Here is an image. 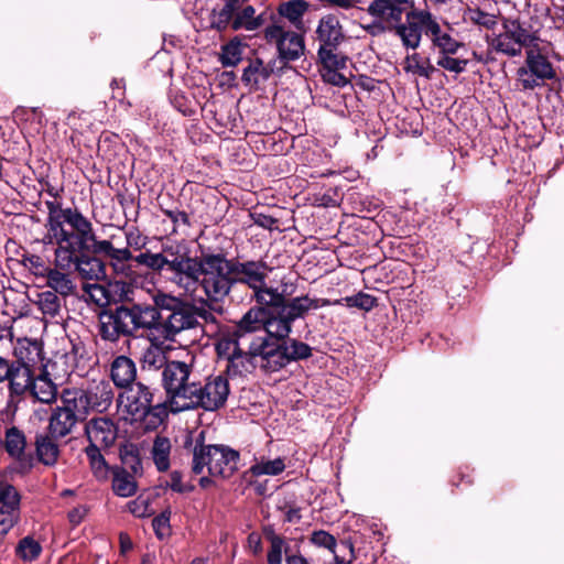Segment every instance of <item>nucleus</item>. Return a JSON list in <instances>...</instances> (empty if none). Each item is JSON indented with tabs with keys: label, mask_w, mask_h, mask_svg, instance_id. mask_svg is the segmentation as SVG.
Instances as JSON below:
<instances>
[{
	"label": "nucleus",
	"mask_w": 564,
	"mask_h": 564,
	"mask_svg": "<svg viewBox=\"0 0 564 564\" xmlns=\"http://www.w3.org/2000/svg\"><path fill=\"white\" fill-rule=\"evenodd\" d=\"M272 269L263 260L239 261L228 259L224 252L202 250V275L199 289L210 302L223 301L237 283L248 285L258 304L262 291H274L267 286L268 273Z\"/></svg>",
	"instance_id": "nucleus-1"
},
{
	"label": "nucleus",
	"mask_w": 564,
	"mask_h": 564,
	"mask_svg": "<svg viewBox=\"0 0 564 564\" xmlns=\"http://www.w3.org/2000/svg\"><path fill=\"white\" fill-rule=\"evenodd\" d=\"M124 297L131 303L116 305L99 314L98 334L105 341L115 344L121 337L135 338L140 332L158 330L164 318L161 312L172 314L185 301L164 292L153 296V305L134 303L127 293Z\"/></svg>",
	"instance_id": "nucleus-2"
},
{
	"label": "nucleus",
	"mask_w": 564,
	"mask_h": 564,
	"mask_svg": "<svg viewBox=\"0 0 564 564\" xmlns=\"http://www.w3.org/2000/svg\"><path fill=\"white\" fill-rule=\"evenodd\" d=\"M139 265L153 272H166L170 282L185 292H196L199 289L202 275V254L191 257L189 252H181L178 248L163 245L161 252L145 250L133 258Z\"/></svg>",
	"instance_id": "nucleus-3"
},
{
	"label": "nucleus",
	"mask_w": 564,
	"mask_h": 564,
	"mask_svg": "<svg viewBox=\"0 0 564 564\" xmlns=\"http://www.w3.org/2000/svg\"><path fill=\"white\" fill-rule=\"evenodd\" d=\"M193 445L192 471L203 474L206 468L212 477L230 478L238 469L239 453L224 444H205V431L187 438L185 446Z\"/></svg>",
	"instance_id": "nucleus-4"
},
{
	"label": "nucleus",
	"mask_w": 564,
	"mask_h": 564,
	"mask_svg": "<svg viewBox=\"0 0 564 564\" xmlns=\"http://www.w3.org/2000/svg\"><path fill=\"white\" fill-rule=\"evenodd\" d=\"M260 300L264 302L263 305L272 308L274 318L270 327L282 336H290L293 323L296 319L305 318L310 311L332 306V300L311 297L308 294L286 301L282 294H278V289L262 291Z\"/></svg>",
	"instance_id": "nucleus-5"
},
{
	"label": "nucleus",
	"mask_w": 564,
	"mask_h": 564,
	"mask_svg": "<svg viewBox=\"0 0 564 564\" xmlns=\"http://www.w3.org/2000/svg\"><path fill=\"white\" fill-rule=\"evenodd\" d=\"M216 315L207 306L206 301L199 305L185 300L183 304L172 314L164 316L161 328L163 337L167 340H176V337L184 332H192L196 341L205 333L204 324L216 325Z\"/></svg>",
	"instance_id": "nucleus-6"
},
{
	"label": "nucleus",
	"mask_w": 564,
	"mask_h": 564,
	"mask_svg": "<svg viewBox=\"0 0 564 564\" xmlns=\"http://www.w3.org/2000/svg\"><path fill=\"white\" fill-rule=\"evenodd\" d=\"M196 377L193 362L180 360H171L161 371V384L173 413L183 412Z\"/></svg>",
	"instance_id": "nucleus-7"
},
{
	"label": "nucleus",
	"mask_w": 564,
	"mask_h": 564,
	"mask_svg": "<svg viewBox=\"0 0 564 564\" xmlns=\"http://www.w3.org/2000/svg\"><path fill=\"white\" fill-rule=\"evenodd\" d=\"M282 336L278 333L256 336L247 349L246 373L259 368L264 373H274L284 368L285 355L282 352Z\"/></svg>",
	"instance_id": "nucleus-8"
},
{
	"label": "nucleus",
	"mask_w": 564,
	"mask_h": 564,
	"mask_svg": "<svg viewBox=\"0 0 564 564\" xmlns=\"http://www.w3.org/2000/svg\"><path fill=\"white\" fill-rule=\"evenodd\" d=\"M227 376L224 372L209 375L203 380L196 378L187 402L182 406L183 412L194 409L215 412L224 408L230 393Z\"/></svg>",
	"instance_id": "nucleus-9"
},
{
	"label": "nucleus",
	"mask_w": 564,
	"mask_h": 564,
	"mask_svg": "<svg viewBox=\"0 0 564 564\" xmlns=\"http://www.w3.org/2000/svg\"><path fill=\"white\" fill-rule=\"evenodd\" d=\"M47 232L44 235L42 242L44 245H55L54 264L57 268H66L72 261V254L75 246H83L90 237V228H85L83 234L70 229L68 226L58 225L55 227L50 223H45Z\"/></svg>",
	"instance_id": "nucleus-10"
},
{
	"label": "nucleus",
	"mask_w": 564,
	"mask_h": 564,
	"mask_svg": "<svg viewBox=\"0 0 564 564\" xmlns=\"http://www.w3.org/2000/svg\"><path fill=\"white\" fill-rule=\"evenodd\" d=\"M75 399L85 417L90 412L104 413L112 404L113 389L106 379L91 380L83 388L65 389Z\"/></svg>",
	"instance_id": "nucleus-11"
},
{
	"label": "nucleus",
	"mask_w": 564,
	"mask_h": 564,
	"mask_svg": "<svg viewBox=\"0 0 564 564\" xmlns=\"http://www.w3.org/2000/svg\"><path fill=\"white\" fill-rule=\"evenodd\" d=\"M536 40L518 19L505 18L502 31L491 40L490 45L496 52L514 57L521 55L523 47L535 46Z\"/></svg>",
	"instance_id": "nucleus-12"
},
{
	"label": "nucleus",
	"mask_w": 564,
	"mask_h": 564,
	"mask_svg": "<svg viewBox=\"0 0 564 564\" xmlns=\"http://www.w3.org/2000/svg\"><path fill=\"white\" fill-rule=\"evenodd\" d=\"M242 337L231 327L220 330L215 343L219 360L226 361L225 373L230 377L246 373L247 350L240 347Z\"/></svg>",
	"instance_id": "nucleus-13"
},
{
	"label": "nucleus",
	"mask_w": 564,
	"mask_h": 564,
	"mask_svg": "<svg viewBox=\"0 0 564 564\" xmlns=\"http://www.w3.org/2000/svg\"><path fill=\"white\" fill-rule=\"evenodd\" d=\"M75 399L64 389L61 395L62 405L56 406L48 420V432L54 437L63 438L72 433L79 420L85 415L80 413Z\"/></svg>",
	"instance_id": "nucleus-14"
},
{
	"label": "nucleus",
	"mask_w": 564,
	"mask_h": 564,
	"mask_svg": "<svg viewBox=\"0 0 564 564\" xmlns=\"http://www.w3.org/2000/svg\"><path fill=\"white\" fill-rule=\"evenodd\" d=\"M555 76L553 65L546 56L532 48L527 51L525 65L518 69V77L524 89H534Z\"/></svg>",
	"instance_id": "nucleus-15"
},
{
	"label": "nucleus",
	"mask_w": 564,
	"mask_h": 564,
	"mask_svg": "<svg viewBox=\"0 0 564 564\" xmlns=\"http://www.w3.org/2000/svg\"><path fill=\"white\" fill-rule=\"evenodd\" d=\"M273 312L271 307L265 305L250 307L241 318L236 322L234 329L243 338L249 334L264 330L265 334H274L270 327L273 321Z\"/></svg>",
	"instance_id": "nucleus-16"
},
{
	"label": "nucleus",
	"mask_w": 564,
	"mask_h": 564,
	"mask_svg": "<svg viewBox=\"0 0 564 564\" xmlns=\"http://www.w3.org/2000/svg\"><path fill=\"white\" fill-rule=\"evenodd\" d=\"M45 206L47 209L45 223H50L55 227L65 225L70 229L79 231V234H83L85 228H90V220L77 208H63L61 203L54 200H46Z\"/></svg>",
	"instance_id": "nucleus-17"
},
{
	"label": "nucleus",
	"mask_w": 564,
	"mask_h": 564,
	"mask_svg": "<svg viewBox=\"0 0 564 564\" xmlns=\"http://www.w3.org/2000/svg\"><path fill=\"white\" fill-rule=\"evenodd\" d=\"M429 18V11L425 10H411L406 12L405 22L399 21L390 26V32H393L402 45L409 50H415L420 46L422 40V30L419 17Z\"/></svg>",
	"instance_id": "nucleus-18"
},
{
	"label": "nucleus",
	"mask_w": 564,
	"mask_h": 564,
	"mask_svg": "<svg viewBox=\"0 0 564 564\" xmlns=\"http://www.w3.org/2000/svg\"><path fill=\"white\" fill-rule=\"evenodd\" d=\"M316 35L319 42L317 52L324 48L329 53H338L337 48L345 39L343 26L334 14H327L319 19Z\"/></svg>",
	"instance_id": "nucleus-19"
},
{
	"label": "nucleus",
	"mask_w": 564,
	"mask_h": 564,
	"mask_svg": "<svg viewBox=\"0 0 564 564\" xmlns=\"http://www.w3.org/2000/svg\"><path fill=\"white\" fill-rule=\"evenodd\" d=\"M85 435L88 445L109 448L117 440L118 427L109 417H94L86 423Z\"/></svg>",
	"instance_id": "nucleus-20"
},
{
	"label": "nucleus",
	"mask_w": 564,
	"mask_h": 564,
	"mask_svg": "<svg viewBox=\"0 0 564 564\" xmlns=\"http://www.w3.org/2000/svg\"><path fill=\"white\" fill-rule=\"evenodd\" d=\"M318 59L322 64L321 74L323 80L327 84L345 87L348 85V79L340 73L341 69L347 67V56L341 53H329L324 48L317 52Z\"/></svg>",
	"instance_id": "nucleus-21"
},
{
	"label": "nucleus",
	"mask_w": 564,
	"mask_h": 564,
	"mask_svg": "<svg viewBox=\"0 0 564 564\" xmlns=\"http://www.w3.org/2000/svg\"><path fill=\"white\" fill-rule=\"evenodd\" d=\"M411 8L410 0H373L368 7V12L391 26L401 21L403 15L406 17V12H410Z\"/></svg>",
	"instance_id": "nucleus-22"
},
{
	"label": "nucleus",
	"mask_w": 564,
	"mask_h": 564,
	"mask_svg": "<svg viewBox=\"0 0 564 564\" xmlns=\"http://www.w3.org/2000/svg\"><path fill=\"white\" fill-rule=\"evenodd\" d=\"M21 496L14 486L0 482V524L13 528L20 518Z\"/></svg>",
	"instance_id": "nucleus-23"
},
{
	"label": "nucleus",
	"mask_w": 564,
	"mask_h": 564,
	"mask_svg": "<svg viewBox=\"0 0 564 564\" xmlns=\"http://www.w3.org/2000/svg\"><path fill=\"white\" fill-rule=\"evenodd\" d=\"M120 394L124 402L126 411L132 416L140 415L141 411L153 404L154 393L152 389L141 381L123 389Z\"/></svg>",
	"instance_id": "nucleus-24"
},
{
	"label": "nucleus",
	"mask_w": 564,
	"mask_h": 564,
	"mask_svg": "<svg viewBox=\"0 0 564 564\" xmlns=\"http://www.w3.org/2000/svg\"><path fill=\"white\" fill-rule=\"evenodd\" d=\"M86 251H74L72 261L63 270L75 268L78 274L85 280H102L106 276L104 262L97 257L85 254Z\"/></svg>",
	"instance_id": "nucleus-25"
},
{
	"label": "nucleus",
	"mask_w": 564,
	"mask_h": 564,
	"mask_svg": "<svg viewBox=\"0 0 564 564\" xmlns=\"http://www.w3.org/2000/svg\"><path fill=\"white\" fill-rule=\"evenodd\" d=\"M242 70L241 82L249 90H258L273 74L275 61L265 64L260 57L248 58Z\"/></svg>",
	"instance_id": "nucleus-26"
},
{
	"label": "nucleus",
	"mask_w": 564,
	"mask_h": 564,
	"mask_svg": "<svg viewBox=\"0 0 564 564\" xmlns=\"http://www.w3.org/2000/svg\"><path fill=\"white\" fill-rule=\"evenodd\" d=\"M10 371L6 381L11 397L23 395L29 391L33 381V373L30 366L21 359L11 361Z\"/></svg>",
	"instance_id": "nucleus-27"
},
{
	"label": "nucleus",
	"mask_w": 564,
	"mask_h": 564,
	"mask_svg": "<svg viewBox=\"0 0 564 564\" xmlns=\"http://www.w3.org/2000/svg\"><path fill=\"white\" fill-rule=\"evenodd\" d=\"M110 378L117 388L126 389L137 381V365L126 355L117 356L110 367Z\"/></svg>",
	"instance_id": "nucleus-28"
},
{
	"label": "nucleus",
	"mask_w": 564,
	"mask_h": 564,
	"mask_svg": "<svg viewBox=\"0 0 564 564\" xmlns=\"http://www.w3.org/2000/svg\"><path fill=\"white\" fill-rule=\"evenodd\" d=\"M58 437L48 433H37L35 435V453L40 463L45 466H54L59 457V446L56 443Z\"/></svg>",
	"instance_id": "nucleus-29"
},
{
	"label": "nucleus",
	"mask_w": 564,
	"mask_h": 564,
	"mask_svg": "<svg viewBox=\"0 0 564 564\" xmlns=\"http://www.w3.org/2000/svg\"><path fill=\"white\" fill-rule=\"evenodd\" d=\"M249 0H225L220 9H214L210 17V25L213 29L221 32L229 28L230 22L240 12L241 8Z\"/></svg>",
	"instance_id": "nucleus-30"
},
{
	"label": "nucleus",
	"mask_w": 564,
	"mask_h": 564,
	"mask_svg": "<svg viewBox=\"0 0 564 564\" xmlns=\"http://www.w3.org/2000/svg\"><path fill=\"white\" fill-rule=\"evenodd\" d=\"M305 44L304 37L294 32H288L280 43H278L279 58L284 62H294L299 59L304 53Z\"/></svg>",
	"instance_id": "nucleus-31"
},
{
	"label": "nucleus",
	"mask_w": 564,
	"mask_h": 564,
	"mask_svg": "<svg viewBox=\"0 0 564 564\" xmlns=\"http://www.w3.org/2000/svg\"><path fill=\"white\" fill-rule=\"evenodd\" d=\"M25 447L26 438L24 433L14 425L8 427L4 438H2V449H6L11 458L22 462L25 456Z\"/></svg>",
	"instance_id": "nucleus-32"
},
{
	"label": "nucleus",
	"mask_w": 564,
	"mask_h": 564,
	"mask_svg": "<svg viewBox=\"0 0 564 564\" xmlns=\"http://www.w3.org/2000/svg\"><path fill=\"white\" fill-rule=\"evenodd\" d=\"M112 491L116 496L121 498H129L137 494L138 491V482L135 480V476L127 471V469H121L119 466H115L112 471Z\"/></svg>",
	"instance_id": "nucleus-33"
},
{
	"label": "nucleus",
	"mask_w": 564,
	"mask_h": 564,
	"mask_svg": "<svg viewBox=\"0 0 564 564\" xmlns=\"http://www.w3.org/2000/svg\"><path fill=\"white\" fill-rule=\"evenodd\" d=\"M265 22L264 13L256 14V9L247 2L245 8H241L240 12L230 22L229 28L234 31L246 30L257 31Z\"/></svg>",
	"instance_id": "nucleus-34"
},
{
	"label": "nucleus",
	"mask_w": 564,
	"mask_h": 564,
	"mask_svg": "<svg viewBox=\"0 0 564 564\" xmlns=\"http://www.w3.org/2000/svg\"><path fill=\"white\" fill-rule=\"evenodd\" d=\"M102 448L104 447L100 446L87 445L84 449V453L89 463L90 470L98 481L108 480L110 473L113 469V467L107 463L105 456L102 455Z\"/></svg>",
	"instance_id": "nucleus-35"
},
{
	"label": "nucleus",
	"mask_w": 564,
	"mask_h": 564,
	"mask_svg": "<svg viewBox=\"0 0 564 564\" xmlns=\"http://www.w3.org/2000/svg\"><path fill=\"white\" fill-rule=\"evenodd\" d=\"M29 391L39 402L46 404L54 402L57 397V387L45 370L39 377L33 378Z\"/></svg>",
	"instance_id": "nucleus-36"
},
{
	"label": "nucleus",
	"mask_w": 564,
	"mask_h": 564,
	"mask_svg": "<svg viewBox=\"0 0 564 564\" xmlns=\"http://www.w3.org/2000/svg\"><path fill=\"white\" fill-rule=\"evenodd\" d=\"M66 271L55 265V268H50L44 276L46 285L52 289L51 291L63 297L70 295L75 290L73 280Z\"/></svg>",
	"instance_id": "nucleus-37"
},
{
	"label": "nucleus",
	"mask_w": 564,
	"mask_h": 564,
	"mask_svg": "<svg viewBox=\"0 0 564 564\" xmlns=\"http://www.w3.org/2000/svg\"><path fill=\"white\" fill-rule=\"evenodd\" d=\"M167 416L166 406L163 403L151 404L142 410L140 415L131 417L133 422H140L142 427L147 431L156 430Z\"/></svg>",
	"instance_id": "nucleus-38"
},
{
	"label": "nucleus",
	"mask_w": 564,
	"mask_h": 564,
	"mask_svg": "<svg viewBox=\"0 0 564 564\" xmlns=\"http://www.w3.org/2000/svg\"><path fill=\"white\" fill-rule=\"evenodd\" d=\"M310 3L306 0H290L280 3L278 13L289 20L296 29L303 26V15L307 12Z\"/></svg>",
	"instance_id": "nucleus-39"
},
{
	"label": "nucleus",
	"mask_w": 564,
	"mask_h": 564,
	"mask_svg": "<svg viewBox=\"0 0 564 564\" xmlns=\"http://www.w3.org/2000/svg\"><path fill=\"white\" fill-rule=\"evenodd\" d=\"M282 352L285 355L284 368L291 362L305 360L312 356V347L301 340L290 338L282 339Z\"/></svg>",
	"instance_id": "nucleus-40"
},
{
	"label": "nucleus",
	"mask_w": 564,
	"mask_h": 564,
	"mask_svg": "<svg viewBox=\"0 0 564 564\" xmlns=\"http://www.w3.org/2000/svg\"><path fill=\"white\" fill-rule=\"evenodd\" d=\"M171 441L166 436L158 435L152 446V459L159 471H166L170 468Z\"/></svg>",
	"instance_id": "nucleus-41"
},
{
	"label": "nucleus",
	"mask_w": 564,
	"mask_h": 564,
	"mask_svg": "<svg viewBox=\"0 0 564 564\" xmlns=\"http://www.w3.org/2000/svg\"><path fill=\"white\" fill-rule=\"evenodd\" d=\"M141 365L143 369H164V367L171 361L167 359L165 351L162 347H160L156 344H150L149 347H147L143 350L142 357H141Z\"/></svg>",
	"instance_id": "nucleus-42"
},
{
	"label": "nucleus",
	"mask_w": 564,
	"mask_h": 564,
	"mask_svg": "<svg viewBox=\"0 0 564 564\" xmlns=\"http://www.w3.org/2000/svg\"><path fill=\"white\" fill-rule=\"evenodd\" d=\"M55 292L43 291L37 294L35 304L45 317L55 318L62 310V299Z\"/></svg>",
	"instance_id": "nucleus-43"
},
{
	"label": "nucleus",
	"mask_w": 564,
	"mask_h": 564,
	"mask_svg": "<svg viewBox=\"0 0 564 564\" xmlns=\"http://www.w3.org/2000/svg\"><path fill=\"white\" fill-rule=\"evenodd\" d=\"M121 469L133 475H142V462L139 448L134 444H126L120 448Z\"/></svg>",
	"instance_id": "nucleus-44"
},
{
	"label": "nucleus",
	"mask_w": 564,
	"mask_h": 564,
	"mask_svg": "<svg viewBox=\"0 0 564 564\" xmlns=\"http://www.w3.org/2000/svg\"><path fill=\"white\" fill-rule=\"evenodd\" d=\"M285 462L282 457L274 459H260L252 464L249 471L252 476H278L285 470Z\"/></svg>",
	"instance_id": "nucleus-45"
},
{
	"label": "nucleus",
	"mask_w": 564,
	"mask_h": 564,
	"mask_svg": "<svg viewBox=\"0 0 564 564\" xmlns=\"http://www.w3.org/2000/svg\"><path fill=\"white\" fill-rule=\"evenodd\" d=\"M246 45L235 37L221 46L220 63L224 67H235L242 61V54Z\"/></svg>",
	"instance_id": "nucleus-46"
},
{
	"label": "nucleus",
	"mask_w": 564,
	"mask_h": 564,
	"mask_svg": "<svg viewBox=\"0 0 564 564\" xmlns=\"http://www.w3.org/2000/svg\"><path fill=\"white\" fill-rule=\"evenodd\" d=\"M344 303L348 307H356L365 312H369L378 305V300L376 296L360 291L351 296L332 301V305H343Z\"/></svg>",
	"instance_id": "nucleus-47"
},
{
	"label": "nucleus",
	"mask_w": 564,
	"mask_h": 564,
	"mask_svg": "<svg viewBox=\"0 0 564 564\" xmlns=\"http://www.w3.org/2000/svg\"><path fill=\"white\" fill-rule=\"evenodd\" d=\"M41 544L30 535L21 539L15 547L17 556L24 562L36 560L41 555Z\"/></svg>",
	"instance_id": "nucleus-48"
},
{
	"label": "nucleus",
	"mask_w": 564,
	"mask_h": 564,
	"mask_svg": "<svg viewBox=\"0 0 564 564\" xmlns=\"http://www.w3.org/2000/svg\"><path fill=\"white\" fill-rule=\"evenodd\" d=\"M90 234L89 237L83 246H75V251H89L91 250L96 254H104L106 258L113 251V245L109 240H98L93 224L90 223Z\"/></svg>",
	"instance_id": "nucleus-49"
},
{
	"label": "nucleus",
	"mask_w": 564,
	"mask_h": 564,
	"mask_svg": "<svg viewBox=\"0 0 564 564\" xmlns=\"http://www.w3.org/2000/svg\"><path fill=\"white\" fill-rule=\"evenodd\" d=\"M135 256L132 254L129 248H115L110 252L108 259L116 272L126 273L130 271L129 261L133 260Z\"/></svg>",
	"instance_id": "nucleus-50"
},
{
	"label": "nucleus",
	"mask_w": 564,
	"mask_h": 564,
	"mask_svg": "<svg viewBox=\"0 0 564 564\" xmlns=\"http://www.w3.org/2000/svg\"><path fill=\"white\" fill-rule=\"evenodd\" d=\"M161 212L164 216H166L173 224L172 232L176 234L178 231V228L185 227L189 228L192 227V221L189 218V215L182 209L178 208H161Z\"/></svg>",
	"instance_id": "nucleus-51"
},
{
	"label": "nucleus",
	"mask_w": 564,
	"mask_h": 564,
	"mask_svg": "<svg viewBox=\"0 0 564 564\" xmlns=\"http://www.w3.org/2000/svg\"><path fill=\"white\" fill-rule=\"evenodd\" d=\"M310 542L316 547L326 549L333 554L336 552V538L325 530H315L310 535Z\"/></svg>",
	"instance_id": "nucleus-52"
},
{
	"label": "nucleus",
	"mask_w": 564,
	"mask_h": 564,
	"mask_svg": "<svg viewBox=\"0 0 564 564\" xmlns=\"http://www.w3.org/2000/svg\"><path fill=\"white\" fill-rule=\"evenodd\" d=\"M452 55L453 54L440 55L436 62L437 66L455 74L464 73L466 70L468 61L455 58L452 57Z\"/></svg>",
	"instance_id": "nucleus-53"
},
{
	"label": "nucleus",
	"mask_w": 564,
	"mask_h": 564,
	"mask_svg": "<svg viewBox=\"0 0 564 564\" xmlns=\"http://www.w3.org/2000/svg\"><path fill=\"white\" fill-rule=\"evenodd\" d=\"M468 17L471 22L487 30H492L497 25V17L480 10L479 8L470 9Z\"/></svg>",
	"instance_id": "nucleus-54"
},
{
	"label": "nucleus",
	"mask_w": 564,
	"mask_h": 564,
	"mask_svg": "<svg viewBox=\"0 0 564 564\" xmlns=\"http://www.w3.org/2000/svg\"><path fill=\"white\" fill-rule=\"evenodd\" d=\"M22 263L24 267L37 276L44 278L51 267L46 265L44 260L37 254L23 256Z\"/></svg>",
	"instance_id": "nucleus-55"
},
{
	"label": "nucleus",
	"mask_w": 564,
	"mask_h": 564,
	"mask_svg": "<svg viewBox=\"0 0 564 564\" xmlns=\"http://www.w3.org/2000/svg\"><path fill=\"white\" fill-rule=\"evenodd\" d=\"M126 236V248H132L134 250H142L149 242V237L143 235L139 228L131 227L130 229L124 231Z\"/></svg>",
	"instance_id": "nucleus-56"
},
{
	"label": "nucleus",
	"mask_w": 564,
	"mask_h": 564,
	"mask_svg": "<svg viewBox=\"0 0 564 564\" xmlns=\"http://www.w3.org/2000/svg\"><path fill=\"white\" fill-rule=\"evenodd\" d=\"M433 44L440 48V55L455 54L462 45L448 33H443L441 36L434 39Z\"/></svg>",
	"instance_id": "nucleus-57"
},
{
	"label": "nucleus",
	"mask_w": 564,
	"mask_h": 564,
	"mask_svg": "<svg viewBox=\"0 0 564 564\" xmlns=\"http://www.w3.org/2000/svg\"><path fill=\"white\" fill-rule=\"evenodd\" d=\"M278 510L283 513L285 523L297 524L302 520V509L294 502H284V505L278 506Z\"/></svg>",
	"instance_id": "nucleus-58"
},
{
	"label": "nucleus",
	"mask_w": 564,
	"mask_h": 564,
	"mask_svg": "<svg viewBox=\"0 0 564 564\" xmlns=\"http://www.w3.org/2000/svg\"><path fill=\"white\" fill-rule=\"evenodd\" d=\"M170 511H163L152 520L153 530L159 539L170 535Z\"/></svg>",
	"instance_id": "nucleus-59"
},
{
	"label": "nucleus",
	"mask_w": 564,
	"mask_h": 564,
	"mask_svg": "<svg viewBox=\"0 0 564 564\" xmlns=\"http://www.w3.org/2000/svg\"><path fill=\"white\" fill-rule=\"evenodd\" d=\"M284 546H285L284 538L280 539L278 541L270 542V547L267 553L268 564H282Z\"/></svg>",
	"instance_id": "nucleus-60"
},
{
	"label": "nucleus",
	"mask_w": 564,
	"mask_h": 564,
	"mask_svg": "<svg viewBox=\"0 0 564 564\" xmlns=\"http://www.w3.org/2000/svg\"><path fill=\"white\" fill-rule=\"evenodd\" d=\"M404 70L430 79L432 75L436 72V68L431 64L430 58H426L422 65L404 66Z\"/></svg>",
	"instance_id": "nucleus-61"
},
{
	"label": "nucleus",
	"mask_w": 564,
	"mask_h": 564,
	"mask_svg": "<svg viewBox=\"0 0 564 564\" xmlns=\"http://www.w3.org/2000/svg\"><path fill=\"white\" fill-rule=\"evenodd\" d=\"M419 21L421 24V30H423V26L426 28V33L432 36V42H434V39L437 36H441L444 32H442L440 24L433 19L431 12H429V18L419 17Z\"/></svg>",
	"instance_id": "nucleus-62"
},
{
	"label": "nucleus",
	"mask_w": 564,
	"mask_h": 564,
	"mask_svg": "<svg viewBox=\"0 0 564 564\" xmlns=\"http://www.w3.org/2000/svg\"><path fill=\"white\" fill-rule=\"evenodd\" d=\"M128 510L135 517L142 518L148 514L149 502L142 497L131 500L127 505Z\"/></svg>",
	"instance_id": "nucleus-63"
},
{
	"label": "nucleus",
	"mask_w": 564,
	"mask_h": 564,
	"mask_svg": "<svg viewBox=\"0 0 564 564\" xmlns=\"http://www.w3.org/2000/svg\"><path fill=\"white\" fill-rule=\"evenodd\" d=\"M251 217L253 223L259 227L269 230L278 229V219L270 215H265L263 213H252Z\"/></svg>",
	"instance_id": "nucleus-64"
}]
</instances>
